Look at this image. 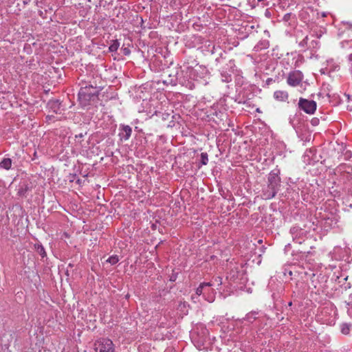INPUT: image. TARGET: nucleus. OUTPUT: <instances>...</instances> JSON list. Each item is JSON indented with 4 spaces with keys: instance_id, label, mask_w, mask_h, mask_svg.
Wrapping results in <instances>:
<instances>
[{
    "instance_id": "39448f33",
    "label": "nucleus",
    "mask_w": 352,
    "mask_h": 352,
    "mask_svg": "<svg viewBox=\"0 0 352 352\" xmlns=\"http://www.w3.org/2000/svg\"><path fill=\"white\" fill-rule=\"evenodd\" d=\"M97 91L96 89L93 86L81 87L79 93L78 98L80 100H90L92 98L96 96Z\"/></svg>"
},
{
    "instance_id": "f8f14e48",
    "label": "nucleus",
    "mask_w": 352,
    "mask_h": 352,
    "mask_svg": "<svg viewBox=\"0 0 352 352\" xmlns=\"http://www.w3.org/2000/svg\"><path fill=\"white\" fill-rule=\"evenodd\" d=\"M119 261V258L117 255H113L110 256L107 260V262L109 263L111 265H115Z\"/></svg>"
},
{
    "instance_id": "9d476101",
    "label": "nucleus",
    "mask_w": 352,
    "mask_h": 352,
    "mask_svg": "<svg viewBox=\"0 0 352 352\" xmlns=\"http://www.w3.org/2000/svg\"><path fill=\"white\" fill-rule=\"evenodd\" d=\"M12 165V160L10 158H4L1 162H0V167L3 168L6 170L10 168Z\"/></svg>"
},
{
    "instance_id": "20e7f679",
    "label": "nucleus",
    "mask_w": 352,
    "mask_h": 352,
    "mask_svg": "<svg viewBox=\"0 0 352 352\" xmlns=\"http://www.w3.org/2000/svg\"><path fill=\"white\" fill-rule=\"evenodd\" d=\"M96 352H115L114 344L109 339L103 338L96 344Z\"/></svg>"
},
{
    "instance_id": "7ed1b4c3",
    "label": "nucleus",
    "mask_w": 352,
    "mask_h": 352,
    "mask_svg": "<svg viewBox=\"0 0 352 352\" xmlns=\"http://www.w3.org/2000/svg\"><path fill=\"white\" fill-rule=\"evenodd\" d=\"M304 75L299 70H294L288 74L287 83L291 87H297L302 84Z\"/></svg>"
},
{
    "instance_id": "f03ea898",
    "label": "nucleus",
    "mask_w": 352,
    "mask_h": 352,
    "mask_svg": "<svg viewBox=\"0 0 352 352\" xmlns=\"http://www.w3.org/2000/svg\"><path fill=\"white\" fill-rule=\"evenodd\" d=\"M211 286H212V284L210 282L201 283L196 289V298L203 294L206 300L208 301L209 302H213L214 300V290L213 289H210L211 294L208 292V294L207 296L206 295V291L205 290L206 287H209ZM195 298V296H192V299L194 300Z\"/></svg>"
},
{
    "instance_id": "4468645a",
    "label": "nucleus",
    "mask_w": 352,
    "mask_h": 352,
    "mask_svg": "<svg viewBox=\"0 0 352 352\" xmlns=\"http://www.w3.org/2000/svg\"><path fill=\"white\" fill-rule=\"evenodd\" d=\"M122 50L123 52V54L126 56H128L131 53V50L128 47H122Z\"/></svg>"
},
{
    "instance_id": "423d86ee",
    "label": "nucleus",
    "mask_w": 352,
    "mask_h": 352,
    "mask_svg": "<svg viewBox=\"0 0 352 352\" xmlns=\"http://www.w3.org/2000/svg\"><path fill=\"white\" fill-rule=\"evenodd\" d=\"M298 105L301 109L309 114L314 113L316 109V102L314 100L300 98Z\"/></svg>"
},
{
    "instance_id": "dca6fc26",
    "label": "nucleus",
    "mask_w": 352,
    "mask_h": 352,
    "mask_svg": "<svg viewBox=\"0 0 352 352\" xmlns=\"http://www.w3.org/2000/svg\"><path fill=\"white\" fill-rule=\"evenodd\" d=\"M272 80H272V78H268V79L267 80V84H268V85H269V84H270Z\"/></svg>"
},
{
    "instance_id": "6e6552de",
    "label": "nucleus",
    "mask_w": 352,
    "mask_h": 352,
    "mask_svg": "<svg viewBox=\"0 0 352 352\" xmlns=\"http://www.w3.org/2000/svg\"><path fill=\"white\" fill-rule=\"evenodd\" d=\"M273 97L278 102H285L288 100L289 94L285 90H276L274 92Z\"/></svg>"
},
{
    "instance_id": "9b49d317",
    "label": "nucleus",
    "mask_w": 352,
    "mask_h": 352,
    "mask_svg": "<svg viewBox=\"0 0 352 352\" xmlns=\"http://www.w3.org/2000/svg\"><path fill=\"white\" fill-rule=\"evenodd\" d=\"M120 43L117 40L113 41V43L110 45L109 50L111 52H116L119 48Z\"/></svg>"
},
{
    "instance_id": "f257e3e1",
    "label": "nucleus",
    "mask_w": 352,
    "mask_h": 352,
    "mask_svg": "<svg viewBox=\"0 0 352 352\" xmlns=\"http://www.w3.org/2000/svg\"><path fill=\"white\" fill-rule=\"evenodd\" d=\"M268 182L267 188L263 190L262 195L264 199H270L274 197L278 190L279 179L276 175H270L268 178Z\"/></svg>"
},
{
    "instance_id": "2eb2a0df",
    "label": "nucleus",
    "mask_w": 352,
    "mask_h": 352,
    "mask_svg": "<svg viewBox=\"0 0 352 352\" xmlns=\"http://www.w3.org/2000/svg\"><path fill=\"white\" fill-rule=\"evenodd\" d=\"M41 255L43 257L45 255V252L43 247H41V251H40Z\"/></svg>"
},
{
    "instance_id": "1a4fd4ad",
    "label": "nucleus",
    "mask_w": 352,
    "mask_h": 352,
    "mask_svg": "<svg viewBox=\"0 0 352 352\" xmlns=\"http://www.w3.org/2000/svg\"><path fill=\"white\" fill-rule=\"evenodd\" d=\"M351 324L347 323H342L340 326V331L344 335H349L351 331Z\"/></svg>"
},
{
    "instance_id": "f3484780",
    "label": "nucleus",
    "mask_w": 352,
    "mask_h": 352,
    "mask_svg": "<svg viewBox=\"0 0 352 352\" xmlns=\"http://www.w3.org/2000/svg\"><path fill=\"white\" fill-rule=\"evenodd\" d=\"M30 0H25L23 1L24 4H28L30 2Z\"/></svg>"
},
{
    "instance_id": "ddd939ff",
    "label": "nucleus",
    "mask_w": 352,
    "mask_h": 352,
    "mask_svg": "<svg viewBox=\"0 0 352 352\" xmlns=\"http://www.w3.org/2000/svg\"><path fill=\"white\" fill-rule=\"evenodd\" d=\"M201 162L203 165H206L208 162V155L206 153H201Z\"/></svg>"
},
{
    "instance_id": "0eeeda50",
    "label": "nucleus",
    "mask_w": 352,
    "mask_h": 352,
    "mask_svg": "<svg viewBox=\"0 0 352 352\" xmlns=\"http://www.w3.org/2000/svg\"><path fill=\"white\" fill-rule=\"evenodd\" d=\"M119 136L121 140L126 141L129 139L132 133V129L129 125H120Z\"/></svg>"
}]
</instances>
